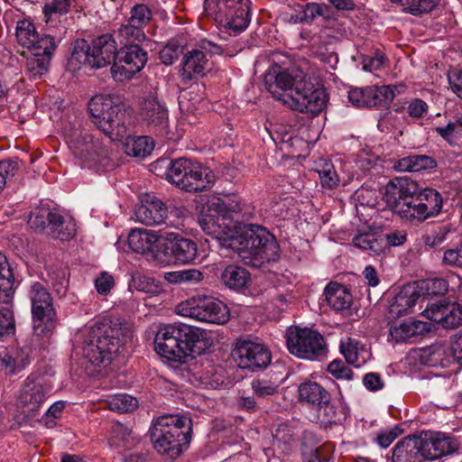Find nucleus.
Returning <instances> with one entry per match:
<instances>
[{
    "mask_svg": "<svg viewBox=\"0 0 462 462\" xmlns=\"http://www.w3.org/2000/svg\"><path fill=\"white\" fill-rule=\"evenodd\" d=\"M445 354V348L441 346H431L428 349L424 350V356L428 357L426 365L429 366H445L443 364L442 356Z\"/></svg>",
    "mask_w": 462,
    "mask_h": 462,
    "instance_id": "nucleus-61",
    "label": "nucleus"
},
{
    "mask_svg": "<svg viewBox=\"0 0 462 462\" xmlns=\"http://www.w3.org/2000/svg\"><path fill=\"white\" fill-rule=\"evenodd\" d=\"M420 294L418 290L411 285L404 286L394 297L389 307V312L393 317H400L411 309Z\"/></svg>",
    "mask_w": 462,
    "mask_h": 462,
    "instance_id": "nucleus-33",
    "label": "nucleus"
},
{
    "mask_svg": "<svg viewBox=\"0 0 462 462\" xmlns=\"http://www.w3.org/2000/svg\"><path fill=\"white\" fill-rule=\"evenodd\" d=\"M417 183L407 177L395 178L386 185L385 199L388 206L402 218L424 221L425 211L420 209L417 198Z\"/></svg>",
    "mask_w": 462,
    "mask_h": 462,
    "instance_id": "nucleus-7",
    "label": "nucleus"
},
{
    "mask_svg": "<svg viewBox=\"0 0 462 462\" xmlns=\"http://www.w3.org/2000/svg\"><path fill=\"white\" fill-rule=\"evenodd\" d=\"M236 3L237 0H205L204 13L221 28L222 25H226L229 23L226 14Z\"/></svg>",
    "mask_w": 462,
    "mask_h": 462,
    "instance_id": "nucleus-34",
    "label": "nucleus"
},
{
    "mask_svg": "<svg viewBox=\"0 0 462 462\" xmlns=\"http://www.w3.org/2000/svg\"><path fill=\"white\" fill-rule=\"evenodd\" d=\"M169 208L166 204L152 194H145L141 204L136 208V221L145 226H160L167 224Z\"/></svg>",
    "mask_w": 462,
    "mask_h": 462,
    "instance_id": "nucleus-20",
    "label": "nucleus"
},
{
    "mask_svg": "<svg viewBox=\"0 0 462 462\" xmlns=\"http://www.w3.org/2000/svg\"><path fill=\"white\" fill-rule=\"evenodd\" d=\"M158 240L159 236L155 232L146 229H134L128 236L129 247L142 254L150 252Z\"/></svg>",
    "mask_w": 462,
    "mask_h": 462,
    "instance_id": "nucleus-35",
    "label": "nucleus"
},
{
    "mask_svg": "<svg viewBox=\"0 0 462 462\" xmlns=\"http://www.w3.org/2000/svg\"><path fill=\"white\" fill-rule=\"evenodd\" d=\"M306 79L307 76L302 69L295 67L282 69L276 65L265 74L264 84L273 97L284 104V99L294 94L298 85Z\"/></svg>",
    "mask_w": 462,
    "mask_h": 462,
    "instance_id": "nucleus-12",
    "label": "nucleus"
},
{
    "mask_svg": "<svg viewBox=\"0 0 462 462\" xmlns=\"http://www.w3.org/2000/svg\"><path fill=\"white\" fill-rule=\"evenodd\" d=\"M132 337V331L126 324L113 328L106 323H97L91 327L82 355L94 367L92 373H100V368L107 367L120 347Z\"/></svg>",
    "mask_w": 462,
    "mask_h": 462,
    "instance_id": "nucleus-3",
    "label": "nucleus"
},
{
    "mask_svg": "<svg viewBox=\"0 0 462 462\" xmlns=\"http://www.w3.org/2000/svg\"><path fill=\"white\" fill-rule=\"evenodd\" d=\"M166 179L179 189L189 193L208 190L215 182L211 170L184 157L171 161L167 166Z\"/></svg>",
    "mask_w": 462,
    "mask_h": 462,
    "instance_id": "nucleus-6",
    "label": "nucleus"
},
{
    "mask_svg": "<svg viewBox=\"0 0 462 462\" xmlns=\"http://www.w3.org/2000/svg\"><path fill=\"white\" fill-rule=\"evenodd\" d=\"M149 432L153 448L174 458L188 448L192 422L189 418L179 414L162 415L154 420Z\"/></svg>",
    "mask_w": 462,
    "mask_h": 462,
    "instance_id": "nucleus-5",
    "label": "nucleus"
},
{
    "mask_svg": "<svg viewBox=\"0 0 462 462\" xmlns=\"http://www.w3.org/2000/svg\"><path fill=\"white\" fill-rule=\"evenodd\" d=\"M147 52L139 44H129L121 48L117 59L111 67L115 80L124 81L132 79L141 71L147 62Z\"/></svg>",
    "mask_w": 462,
    "mask_h": 462,
    "instance_id": "nucleus-14",
    "label": "nucleus"
},
{
    "mask_svg": "<svg viewBox=\"0 0 462 462\" xmlns=\"http://www.w3.org/2000/svg\"><path fill=\"white\" fill-rule=\"evenodd\" d=\"M294 94L284 99V105L300 113H309L312 116L319 115L325 107L328 95L325 89L319 84L312 82L308 78L304 83H300Z\"/></svg>",
    "mask_w": 462,
    "mask_h": 462,
    "instance_id": "nucleus-11",
    "label": "nucleus"
},
{
    "mask_svg": "<svg viewBox=\"0 0 462 462\" xmlns=\"http://www.w3.org/2000/svg\"><path fill=\"white\" fill-rule=\"evenodd\" d=\"M249 3V0H237L236 5H233L232 9L226 14L229 23L221 28L234 33L245 30L250 22Z\"/></svg>",
    "mask_w": 462,
    "mask_h": 462,
    "instance_id": "nucleus-29",
    "label": "nucleus"
},
{
    "mask_svg": "<svg viewBox=\"0 0 462 462\" xmlns=\"http://www.w3.org/2000/svg\"><path fill=\"white\" fill-rule=\"evenodd\" d=\"M430 327L427 322L409 319L392 325L389 333L395 342H404L429 331Z\"/></svg>",
    "mask_w": 462,
    "mask_h": 462,
    "instance_id": "nucleus-28",
    "label": "nucleus"
},
{
    "mask_svg": "<svg viewBox=\"0 0 462 462\" xmlns=\"http://www.w3.org/2000/svg\"><path fill=\"white\" fill-rule=\"evenodd\" d=\"M91 68L106 67L117 59L118 49L113 35L106 33L94 39L89 44Z\"/></svg>",
    "mask_w": 462,
    "mask_h": 462,
    "instance_id": "nucleus-23",
    "label": "nucleus"
},
{
    "mask_svg": "<svg viewBox=\"0 0 462 462\" xmlns=\"http://www.w3.org/2000/svg\"><path fill=\"white\" fill-rule=\"evenodd\" d=\"M152 11L143 4H137L131 8L128 22L144 29L152 20Z\"/></svg>",
    "mask_w": 462,
    "mask_h": 462,
    "instance_id": "nucleus-49",
    "label": "nucleus"
},
{
    "mask_svg": "<svg viewBox=\"0 0 462 462\" xmlns=\"http://www.w3.org/2000/svg\"><path fill=\"white\" fill-rule=\"evenodd\" d=\"M27 295L31 301L34 334L49 337L57 325V311L52 295L39 282L29 286Z\"/></svg>",
    "mask_w": 462,
    "mask_h": 462,
    "instance_id": "nucleus-8",
    "label": "nucleus"
},
{
    "mask_svg": "<svg viewBox=\"0 0 462 462\" xmlns=\"http://www.w3.org/2000/svg\"><path fill=\"white\" fill-rule=\"evenodd\" d=\"M286 343L290 353L300 358H319L326 353L323 336L307 328H289L286 332Z\"/></svg>",
    "mask_w": 462,
    "mask_h": 462,
    "instance_id": "nucleus-10",
    "label": "nucleus"
},
{
    "mask_svg": "<svg viewBox=\"0 0 462 462\" xmlns=\"http://www.w3.org/2000/svg\"><path fill=\"white\" fill-rule=\"evenodd\" d=\"M434 161L427 155H413L400 159L394 168L400 171H420L432 167Z\"/></svg>",
    "mask_w": 462,
    "mask_h": 462,
    "instance_id": "nucleus-40",
    "label": "nucleus"
},
{
    "mask_svg": "<svg viewBox=\"0 0 462 462\" xmlns=\"http://www.w3.org/2000/svg\"><path fill=\"white\" fill-rule=\"evenodd\" d=\"M41 52L32 53V56L27 59L26 69L31 78L36 79L41 78L48 70L51 59L48 56H41Z\"/></svg>",
    "mask_w": 462,
    "mask_h": 462,
    "instance_id": "nucleus-45",
    "label": "nucleus"
},
{
    "mask_svg": "<svg viewBox=\"0 0 462 462\" xmlns=\"http://www.w3.org/2000/svg\"><path fill=\"white\" fill-rule=\"evenodd\" d=\"M69 64L72 69H78L81 65H88L91 67L89 44L85 40H78L75 42L69 59Z\"/></svg>",
    "mask_w": 462,
    "mask_h": 462,
    "instance_id": "nucleus-41",
    "label": "nucleus"
},
{
    "mask_svg": "<svg viewBox=\"0 0 462 462\" xmlns=\"http://www.w3.org/2000/svg\"><path fill=\"white\" fill-rule=\"evenodd\" d=\"M425 460H437L457 453L460 448L457 438L441 431L422 430L417 434Z\"/></svg>",
    "mask_w": 462,
    "mask_h": 462,
    "instance_id": "nucleus-15",
    "label": "nucleus"
},
{
    "mask_svg": "<svg viewBox=\"0 0 462 462\" xmlns=\"http://www.w3.org/2000/svg\"><path fill=\"white\" fill-rule=\"evenodd\" d=\"M442 261L447 265L462 268V244L456 249L446 250Z\"/></svg>",
    "mask_w": 462,
    "mask_h": 462,
    "instance_id": "nucleus-64",
    "label": "nucleus"
},
{
    "mask_svg": "<svg viewBox=\"0 0 462 462\" xmlns=\"http://www.w3.org/2000/svg\"><path fill=\"white\" fill-rule=\"evenodd\" d=\"M448 84L452 91L462 98V69L454 68L448 72Z\"/></svg>",
    "mask_w": 462,
    "mask_h": 462,
    "instance_id": "nucleus-63",
    "label": "nucleus"
},
{
    "mask_svg": "<svg viewBox=\"0 0 462 462\" xmlns=\"http://www.w3.org/2000/svg\"><path fill=\"white\" fill-rule=\"evenodd\" d=\"M14 277L5 254L0 253V303H7L14 294Z\"/></svg>",
    "mask_w": 462,
    "mask_h": 462,
    "instance_id": "nucleus-37",
    "label": "nucleus"
},
{
    "mask_svg": "<svg viewBox=\"0 0 462 462\" xmlns=\"http://www.w3.org/2000/svg\"><path fill=\"white\" fill-rule=\"evenodd\" d=\"M424 316L445 328H455L462 325V307L456 302L440 300L423 310Z\"/></svg>",
    "mask_w": 462,
    "mask_h": 462,
    "instance_id": "nucleus-22",
    "label": "nucleus"
},
{
    "mask_svg": "<svg viewBox=\"0 0 462 462\" xmlns=\"http://www.w3.org/2000/svg\"><path fill=\"white\" fill-rule=\"evenodd\" d=\"M328 371L337 379L352 380L354 373L341 360H334L328 365Z\"/></svg>",
    "mask_w": 462,
    "mask_h": 462,
    "instance_id": "nucleus-60",
    "label": "nucleus"
},
{
    "mask_svg": "<svg viewBox=\"0 0 462 462\" xmlns=\"http://www.w3.org/2000/svg\"><path fill=\"white\" fill-rule=\"evenodd\" d=\"M182 52V47L176 41L169 42L159 53L161 61L165 65H171Z\"/></svg>",
    "mask_w": 462,
    "mask_h": 462,
    "instance_id": "nucleus-55",
    "label": "nucleus"
},
{
    "mask_svg": "<svg viewBox=\"0 0 462 462\" xmlns=\"http://www.w3.org/2000/svg\"><path fill=\"white\" fill-rule=\"evenodd\" d=\"M16 38L21 45L31 50L32 46L35 45L37 38L34 25L25 21L19 23L16 29Z\"/></svg>",
    "mask_w": 462,
    "mask_h": 462,
    "instance_id": "nucleus-47",
    "label": "nucleus"
},
{
    "mask_svg": "<svg viewBox=\"0 0 462 462\" xmlns=\"http://www.w3.org/2000/svg\"><path fill=\"white\" fill-rule=\"evenodd\" d=\"M339 348L346 361L356 367H360L365 364L370 357L365 345L352 337L342 338Z\"/></svg>",
    "mask_w": 462,
    "mask_h": 462,
    "instance_id": "nucleus-31",
    "label": "nucleus"
},
{
    "mask_svg": "<svg viewBox=\"0 0 462 462\" xmlns=\"http://www.w3.org/2000/svg\"><path fill=\"white\" fill-rule=\"evenodd\" d=\"M403 432L397 425L383 430L377 433L376 443L382 448H388Z\"/></svg>",
    "mask_w": 462,
    "mask_h": 462,
    "instance_id": "nucleus-56",
    "label": "nucleus"
},
{
    "mask_svg": "<svg viewBox=\"0 0 462 462\" xmlns=\"http://www.w3.org/2000/svg\"><path fill=\"white\" fill-rule=\"evenodd\" d=\"M129 287L152 295H158L163 291V288L160 281H157L149 274L142 273L140 272L132 273Z\"/></svg>",
    "mask_w": 462,
    "mask_h": 462,
    "instance_id": "nucleus-38",
    "label": "nucleus"
},
{
    "mask_svg": "<svg viewBox=\"0 0 462 462\" xmlns=\"http://www.w3.org/2000/svg\"><path fill=\"white\" fill-rule=\"evenodd\" d=\"M19 164L14 160L0 161V192L5 187L8 179L13 178L18 171Z\"/></svg>",
    "mask_w": 462,
    "mask_h": 462,
    "instance_id": "nucleus-57",
    "label": "nucleus"
},
{
    "mask_svg": "<svg viewBox=\"0 0 462 462\" xmlns=\"http://www.w3.org/2000/svg\"><path fill=\"white\" fill-rule=\"evenodd\" d=\"M139 116L151 130L163 129L168 124V110L166 106L153 93L141 97Z\"/></svg>",
    "mask_w": 462,
    "mask_h": 462,
    "instance_id": "nucleus-19",
    "label": "nucleus"
},
{
    "mask_svg": "<svg viewBox=\"0 0 462 462\" xmlns=\"http://www.w3.org/2000/svg\"><path fill=\"white\" fill-rule=\"evenodd\" d=\"M203 337V331L187 324H170L162 327L154 339V348L171 362L183 363L191 355L199 354L197 345Z\"/></svg>",
    "mask_w": 462,
    "mask_h": 462,
    "instance_id": "nucleus-4",
    "label": "nucleus"
},
{
    "mask_svg": "<svg viewBox=\"0 0 462 462\" xmlns=\"http://www.w3.org/2000/svg\"><path fill=\"white\" fill-rule=\"evenodd\" d=\"M232 357L240 368L252 372L266 367L272 359L271 352L264 345L247 340L237 342Z\"/></svg>",
    "mask_w": 462,
    "mask_h": 462,
    "instance_id": "nucleus-17",
    "label": "nucleus"
},
{
    "mask_svg": "<svg viewBox=\"0 0 462 462\" xmlns=\"http://www.w3.org/2000/svg\"><path fill=\"white\" fill-rule=\"evenodd\" d=\"M439 2L440 0H413L405 12L412 15L426 14L432 11Z\"/></svg>",
    "mask_w": 462,
    "mask_h": 462,
    "instance_id": "nucleus-59",
    "label": "nucleus"
},
{
    "mask_svg": "<svg viewBox=\"0 0 462 462\" xmlns=\"http://www.w3.org/2000/svg\"><path fill=\"white\" fill-rule=\"evenodd\" d=\"M45 395L43 385L28 377L23 385L18 402L26 411L32 412V416L44 402Z\"/></svg>",
    "mask_w": 462,
    "mask_h": 462,
    "instance_id": "nucleus-26",
    "label": "nucleus"
},
{
    "mask_svg": "<svg viewBox=\"0 0 462 462\" xmlns=\"http://www.w3.org/2000/svg\"><path fill=\"white\" fill-rule=\"evenodd\" d=\"M56 47L57 45L53 37L44 34L40 38L37 34L35 45L32 46L31 50L33 51L32 53L40 51L41 56H48V58L51 59Z\"/></svg>",
    "mask_w": 462,
    "mask_h": 462,
    "instance_id": "nucleus-54",
    "label": "nucleus"
},
{
    "mask_svg": "<svg viewBox=\"0 0 462 462\" xmlns=\"http://www.w3.org/2000/svg\"><path fill=\"white\" fill-rule=\"evenodd\" d=\"M355 195L357 200V208L368 207L373 208L378 204V192L375 189L361 187L356 191Z\"/></svg>",
    "mask_w": 462,
    "mask_h": 462,
    "instance_id": "nucleus-53",
    "label": "nucleus"
},
{
    "mask_svg": "<svg viewBox=\"0 0 462 462\" xmlns=\"http://www.w3.org/2000/svg\"><path fill=\"white\" fill-rule=\"evenodd\" d=\"M201 49H194L188 51L181 61L182 69L181 77L184 80H191L197 77L205 75V71L208 67V59L206 51L210 53H220L221 48L211 42H203Z\"/></svg>",
    "mask_w": 462,
    "mask_h": 462,
    "instance_id": "nucleus-18",
    "label": "nucleus"
},
{
    "mask_svg": "<svg viewBox=\"0 0 462 462\" xmlns=\"http://www.w3.org/2000/svg\"><path fill=\"white\" fill-rule=\"evenodd\" d=\"M321 185L328 189L336 188L339 183V178L335 171L333 164L325 162L320 168L317 170Z\"/></svg>",
    "mask_w": 462,
    "mask_h": 462,
    "instance_id": "nucleus-50",
    "label": "nucleus"
},
{
    "mask_svg": "<svg viewBox=\"0 0 462 462\" xmlns=\"http://www.w3.org/2000/svg\"><path fill=\"white\" fill-rule=\"evenodd\" d=\"M165 253L175 264H189L198 257V246L195 241L185 238L178 233H167Z\"/></svg>",
    "mask_w": 462,
    "mask_h": 462,
    "instance_id": "nucleus-21",
    "label": "nucleus"
},
{
    "mask_svg": "<svg viewBox=\"0 0 462 462\" xmlns=\"http://www.w3.org/2000/svg\"><path fill=\"white\" fill-rule=\"evenodd\" d=\"M417 198L419 199V205L420 209L423 208L427 218L438 215L442 208V198L441 195L433 189H420L417 185Z\"/></svg>",
    "mask_w": 462,
    "mask_h": 462,
    "instance_id": "nucleus-36",
    "label": "nucleus"
},
{
    "mask_svg": "<svg viewBox=\"0 0 462 462\" xmlns=\"http://www.w3.org/2000/svg\"><path fill=\"white\" fill-rule=\"evenodd\" d=\"M111 434L112 444L116 447L130 448L135 444V438L133 436L132 430L120 422L113 424Z\"/></svg>",
    "mask_w": 462,
    "mask_h": 462,
    "instance_id": "nucleus-44",
    "label": "nucleus"
},
{
    "mask_svg": "<svg viewBox=\"0 0 462 462\" xmlns=\"http://www.w3.org/2000/svg\"><path fill=\"white\" fill-rule=\"evenodd\" d=\"M326 301L337 312L349 310L353 297L348 288L337 282H329L324 291Z\"/></svg>",
    "mask_w": 462,
    "mask_h": 462,
    "instance_id": "nucleus-27",
    "label": "nucleus"
},
{
    "mask_svg": "<svg viewBox=\"0 0 462 462\" xmlns=\"http://www.w3.org/2000/svg\"><path fill=\"white\" fill-rule=\"evenodd\" d=\"M32 348L23 346L16 349H0V367L7 376H14L21 373L31 363Z\"/></svg>",
    "mask_w": 462,
    "mask_h": 462,
    "instance_id": "nucleus-24",
    "label": "nucleus"
},
{
    "mask_svg": "<svg viewBox=\"0 0 462 462\" xmlns=\"http://www.w3.org/2000/svg\"><path fill=\"white\" fill-rule=\"evenodd\" d=\"M240 211L241 205L236 197L215 198L199 217V225L206 235L216 239L220 246L236 252L248 265L259 268L276 261L279 245L265 228L256 226L237 232L233 214Z\"/></svg>",
    "mask_w": 462,
    "mask_h": 462,
    "instance_id": "nucleus-1",
    "label": "nucleus"
},
{
    "mask_svg": "<svg viewBox=\"0 0 462 462\" xmlns=\"http://www.w3.org/2000/svg\"><path fill=\"white\" fill-rule=\"evenodd\" d=\"M67 143L73 154L88 163V166L102 162L107 155L102 143L98 139L95 140L88 131L76 129L68 136Z\"/></svg>",
    "mask_w": 462,
    "mask_h": 462,
    "instance_id": "nucleus-16",
    "label": "nucleus"
},
{
    "mask_svg": "<svg viewBox=\"0 0 462 462\" xmlns=\"http://www.w3.org/2000/svg\"><path fill=\"white\" fill-rule=\"evenodd\" d=\"M48 277L55 292L61 297L65 296L69 284V278L66 270H52L49 272Z\"/></svg>",
    "mask_w": 462,
    "mask_h": 462,
    "instance_id": "nucleus-51",
    "label": "nucleus"
},
{
    "mask_svg": "<svg viewBox=\"0 0 462 462\" xmlns=\"http://www.w3.org/2000/svg\"><path fill=\"white\" fill-rule=\"evenodd\" d=\"M178 313L198 321L224 324L228 320L229 311L221 300L212 297L191 298L177 306Z\"/></svg>",
    "mask_w": 462,
    "mask_h": 462,
    "instance_id": "nucleus-9",
    "label": "nucleus"
},
{
    "mask_svg": "<svg viewBox=\"0 0 462 462\" xmlns=\"http://www.w3.org/2000/svg\"><path fill=\"white\" fill-rule=\"evenodd\" d=\"M425 460L418 435L402 438L392 449V462H422Z\"/></svg>",
    "mask_w": 462,
    "mask_h": 462,
    "instance_id": "nucleus-25",
    "label": "nucleus"
},
{
    "mask_svg": "<svg viewBox=\"0 0 462 462\" xmlns=\"http://www.w3.org/2000/svg\"><path fill=\"white\" fill-rule=\"evenodd\" d=\"M368 100L366 107L384 106L390 104L394 97V91L390 86L367 87Z\"/></svg>",
    "mask_w": 462,
    "mask_h": 462,
    "instance_id": "nucleus-39",
    "label": "nucleus"
},
{
    "mask_svg": "<svg viewBox=\"0 0 462 462\" xmlns=\"http://www.w3.org/2000/svg\"><path fill=\"white\" fill-rule=\"evenodd\" d=\"M299 401L314 410L319 418L331 420L337 418L336 407L331 402V395L321 384L306 381L298 387Z\"/></svg>",
    "mask_w": 462,
    "mask_h": 462,
    "instance_id": "nucleus-13",
    "label": "nucleus"
},
{
    "mask_svg": "<svg viewBox=\"0 0 462 462\" xmlns=\"http://www.w3.org/2000/svg\"><path fill=\"white\" fill-rule=\"evenodd\" d=\"M273 436L277 443L290 445L295 440L296 434L291 426L282 423L275 429Z\"/></svg>",
    "mask_w": 462,
    "mask_h": 462,
    "instance_id": "nucleus-58",
    "label": "nucleus"
},
{
    "mask_svg": "<svg viewBox=\"0 0 462 462\" xmlns=\"http://www.w3.org/2000/svg\"><path fill=\"white\" fill-rule=\"evenodd\" d=\"M425 290L428 294L444 295L448 290V283L441 278H433L425 282Z\"/></svg>",
    "mask_w": 462,
    "mask_h": 462,
    "instance_id": "nucleus-62",
    "label": "nucleus"
},
{
    "mask_svg": "<svg viewBox=\"0 0 462 462\" xmlns=\"http://www.w3.org/2000/svg\"><path fill=\"white\" fill-rule=\"evenodd\" d=\"M53 236L60 240L68 241L76 234V224L70 217L58 212H48L46 217Z\"/></svg>",
    "mask_w": 462,
    "mask_h": 462,
    "instance_id": "nucleus-32",
    "label": "nucleus"
},
{
    "mask_svg": "<svg viewBox=\"0 0 462 462\" xmlns=\"http://www.w3.org/2000/svg\"><path fill=\"white\" fill-rule=\"evenodd\" d=\"M71 7V0H51L42 9L46 22L68 14Z\"/></svg>",
    "mask_w": 462,
    "mask_h": 462,
    "instance_id": "nucleus-46",
    "label": "nucleus"
},
{
    "mask_svg": "<svg viewBox=\"0 0 462 462\" xmlns=\"http://www.w3.org/2000/svg\"><path fill=\"white\" fill-rule=\"evenodd\" d=\"M106 405L111 411L125 413L134 411L138 405V401L131 395L118 393L109 396L106 400Z\"/></svg>",
    "mask_w": 462,
    "mask_h": 462,
    "instance_id": "nucleus-43",
    "label": "nucleus"
},
{
    "mask_svg": "<svg viewBox=\"0 0 462 462\" xmlns=\"http://www.w3.org/2000/svg\"><path fill=\"white\" fill-rule=\"evenodd\" d=\"M15 323L14 312L9 307L0 309V340H5L14 334Z\"/></svg>",
    "mask_w": 462,
    "mask_h": 462,
    "instance_id": "nucleus-48",
    "label": "nucleus"
},
{
    "mask_svg": "<svg viewBox=\"0 0 462 462\" xmlns=\"http://www.w3.org/2000/svg\"><path fill=\"white\" fill-rule=\"evenodd\" d=\"M250 281V273L245 268L236 264L226 266L220 274L222 284L235 291H242L247 288Z\"/></svg>",
    "mask_w": 462,
    "mask_h": 462,
    "instance_id": "nucleus-30",
    "label": "nucleus"
},
{
    "mask_svg": "<svg viewBox=\"0 0 462 462\" xmlns=\"http://www.w3.org/2000/svg\"><path fill=\"white\" fill-rule=\"evenodd\" d=\"M254 394L259 398H267L279 392V385L266 379H256L251 383Z\"/></svg>",
    "mask_w": 462,
    "mask_h": 462,
    "instance_id": "nucleus-52",
    "label": "nucleus"
},
{
    "mask_svg": "<svg viewBox=\"0 0 462 462\" xmlns=\"http://www.w3.org/2000/svg\"><path fill=\"white\" fill-rule=\"evenodd\" d=\"M88 111L94 125L111 141L125 140L127 155L145 157L153 150V142L148 136L128 134L125 109L118 97L97 95L89 100Z\"/></svg>",
    "mask_w": 462,
    "mask_h": 462,
    "instance_id": "nucleus-2",
    "label": "nucleus"
},
{
    "mask_svg": "<svg viewBox=\"0 0 462 462\" xmlns=\"http://www.w3.org/2000/svg\"><path fill=\"white\" fill-rule=\"evenodd\" d=\"M117 37L125 45L139 44L146 39L144 29L127 21L117 30Z\"/></svg>",
    "mask_w": 462,
    "mask_h": 462,
    "instance_id": "nucleus-42",
    "label": "nucleus"
}]
</instances>
